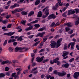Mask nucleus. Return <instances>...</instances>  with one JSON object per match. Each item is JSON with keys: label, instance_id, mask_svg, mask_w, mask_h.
Returning <instances> with one entry per match:
<instances>
[{"label": "nucleus", "instance_id": "0e129e2a", "mask_svg": "<svg viewBox=\"0 0 79 79\" xmlns=\"http://www.w3.org/2000/svg\"><path fill=\"white\" fill-rule=\"evenodd\" d=\"M10 5H9L7 6H6L4 8L5 9H8L9 7V6H10Z\"/></svg>", "mask_w": 79, "mask_h": 79}, {"label": "nucleus", "instance_id": "bf43d9fd", "mask_svg": "<svg viewBox=\"0 0 79 79\" xmlns=\"http://www.w3.org/2000/svg\"><path fill=\"white\" fill-rule=\"evenodd\" d=\"M48 21V20H46V19H44L43 20H42V23H45L46 21Z\"/></svg>", "mask_w": 79, "mask_h": 79}, {"label": "nucleus", "instance_id": "79ce46f5", "mask_svg": "<svg viewBox=\"0 0 79 79\" xmlns=\"http://www.w3.org/2000/svg\"><path fill=\"white\" fill-rule=\"evenodd\" d=\"M49 61V59H46L43 60V63H46V62H47Z\"/></svg>", "mask_w": 79, "mask_h": 79}, {"label": "nucleus", "instance_id": "20e7f679", "mask_svg": "<svg viewBox=\"0 0 79 79\" xmlns=\"http://www.w3.org/2000/svg\"><path fill=\"white\" fill-rule=\"evenodd\" d=\"M56 17V15L53 14H52L51 15H49L48 17V19H54Z\"/></svg>", "mask_w": 79, "mask_h": 79}, {"label": "nucleus", "instance_id": "09e8293b", "mask_svg": "<svg viewBox=\"0 0 79 79\" xmlns=\"http://www.w3.org/2000/svg\"><path fill=\"white\" fill-rule=\"evenodd\" d=\"M55 26V23H54V22H53L51 24V27H54V26Z\"/></svg>", "mask_w": 79, "mask_h": 79}, {"label": "nucleus", "instance_id": "cd10ccee", "mask_svg": "<svg viewBox=\"0 0 79 79\" xmlns=\"http://www.w3.org/2000/svg\"><path fill=\"white\" fill-rule=\"evenodd\" d=\"M7 42H8V40H5L3 44V46H5V45H6Z\"/></svg>", "mask_w": 79, "mask_h": 79}, {"label": "nucleus", "instance_id": "a878e982", "mask_svg": "<svg viewBox=\"0 0 79 79\" xmlns=\"http://www.w3.org/2000/svg\"><path fill=\"white\" fill-rule=\"evenodd\" d=\"M5 76V74L2 73H0V77H3Z\"/></svg>", "mask_w": 79, "mask_h": 79}, {"label": "nucleus", "instance_id": "f3484780", "mask_svg": "<svg viewBox=\"0 0 79 79\" xmlns=\"http://www.w3.org/2000/svg\"><path fill=\"white\" fill-rule=\"evenodd\" d=\"M40 2V0H36L35 3V5H38Z\"/></svg>", "mask_w": 79, "mask_h": 79}, {"label": "nucleus", "instance_id": "aec40b11", "mask_svg": "<svg viewBox=\"0 0 79 79\" xmlns=\"http://www.w3.org/2000/svg\"><path fill=\"white\" fill-rule=\"evenodd\" d=\"M34 14V11H31L30 13H29L28 16H32Z\"/></svg>", "mask_w": 79, "mask_h": 79}, {"label": "nucleus", "instance_id": "e433bc0d", "mask_svg": "<svg viewBox=\"0 0 79 79\" xmlns=\"http://www.w3.org/2000/svg\"><path fill=\"white\" fill-rule=\"evenodd\" d=\"M26 23V20H22L21 21V24H24V23Z\"/></svg>", "mask_w": 79, "mask_h": 79}, {"label": "nucleus", "instance_id": "de8ad7c7", "mask_svg": "<svg viewBox=\"0 0 79 79\" xmlns=\"http://www.w3.org/2000/svg\"><path fill=\"white\" fill-rule=\"evenodd\" d=\"M11 25H12V24H9L8 25V26L7 27L8 29H9V28H10L11 27Z\"/></svg>", "mask_w": 79, "mask_h": 79}, {"label": "nucleus", "instance_id": "6ab92c4d", "mask_svg": "<svg viewBox=\"0 0 79 79\" xmlns=\"http://www.w3.org/2000/svg\"><path fill=\"white\" fill-rule=\"evenodd\" d=\"M21 14L22 15H24V16H26L27 15V13L25 11H22L21 12Z\"/></svg>", "mask_w": 79, "mask_h": 79}, {"label": "nucleus", "instance_id": "a18cd8bd", "mask_svg": "<svg viewBox=\"0 0 79 79\" xmlns=\"http://www.w3.org/2000/svg\"><path fill=\"white\" fill-rule=\"evenodd\" d=\"M62 15L63 17L65 18H66V17L67 16V15H66V12L63 13Z\"/></svg>", "mask_w": 79, "mask_h": 79}, {"label": "nucleus", "instance_id": "052dcab7", "mask_svg": "<svg viewBox=\"0 0 79 79\" xmlns=\"http://www.w3.org/2000/svg\"><path fill=\"white\" fill-rule=\"evenodd\" d=\"M28 72V70H26L25 71V72L24 73L23 72V74H27V73Z\"/></svg>", "mask_w": 79, "mask_h": 79}, {"label": "nucleus", "instance_id": "c9c22d12", "mask_svg": "<svg viewBox=\"0 0 79 79\" xmlns=\"http://www.w3.org/2000/svg\"><path fill=\"white\" fill-rule=\"evenodd\" d=\"M38 22V20H36L35 21H33V22H31V23H32V24H34L35 23H37Z\"/></svg>", "mask_w": 79, "mask_h": 79}, {"label": "nucleus", "instance_id": "6e6552de", "mask_svg": "<svg viewBox=\"0 0 79 79\" xmlns=\"http://www.w3.org/2000/svg\"><path fill=\"white\" fill-rule=\"evenodd\" d=\"M36 69H37V67L34 68L31 71V73H33V74H37L38 73V71L36 70Z\"/></svg>", "mask_w": 79, "mask_h": 79}, {"label": "nucleus", "instance_id": "1a4fd4ad", "mask_svg": "<svg viewBox=\"0 0 79 79\" xmlns=\"http://www.w3.org/2000/svg\"><path fill=\"white\" fill-rule=\"evenodd\" d=\"M51 48H54L56 46V42L55 41H52L50 44Z\"/></svg>", "mask_w": 79, "mask_h": 79}, {"label": "nucleus", "instance_id": "39448f33", "mask_svg": "<svg viewBox=\"0 0 79 79\" xmlns=\"http://www.w3.org/2000/svg\"><path fill=\"white\" fill-rule=\"evenodd\" d=\"M59 60V58H56L55 59H53V60H51L50 61V63L53 64V63H56V61H58Z\"/></svg>", "mask_w": 79, "mask_h": 79}, {"label": "nucleus", "instance_id": "2eb2a0df", "mask_svg": "<svg viewBox=\"0 0 79 79\" xmlns=\"http://www.w3.org/2000/svg\"><path fill=\"white\" fill-rule=\"evenodd\" d=\"M69 66V64L68 63H66L64 64H63L62 65V67H65L66 68H68V66Z\"/></svg>", "mask_w": 79, "mask_h": 79}, {"label": "nucleus", "instance_id": "69168bd1", "mask_svg": "<svg viewBox=\"0 0 79 79\" xmlns=\"http://www.w3.org/2000/svg\"><path fill=\"white\" fill-rule=\"evenodd\" d=\"M28 37L29 39H32V38L34 37V35H30Z\"/></svg>", "mask_w": 79, "mask_h": 79}, {"label": "nucleus", "instance_id": "8fccbe9b", "mask_svg": "<svg viewBox=\"0 0 79 79\" xmlns=\"http://www.w3.org/2000/svg\"><path fill=\"white\" fill-rule=\"evenodd\" d=\"M9 33V36H11L14 34L15 32H13L12 33H11V32H10Z\"/></svg>", "mask_w": 79, "mask_h": 79}, {"label": "nucleus", "instance_id": "ddd939ff", "mask_svg": "<svg viewBox=\"0 0 79 79\" xmlns=\"http://www.w3.org/2000/svg\"><path fill=\"white\" fill-rule=\"evenodd\" d=\"M42 11H39V12L38 13L37 17L38 18H40L42 17Z\"/></svg>", "mask_w": 79, "mask_h": 79}, {"label": "nucleus", "instance_id": "4468645a", "mask_svg": "<svg viewBox=\"0 0 79 79\" xmlns=\"http://www.w3.org/2000/svg\"><path fill=\"white\" fill-rule=\"evenodd\" d=\"M15 41H16V40L15 39H10L8 41V42L10 43L11 42H15Z\"/></svg>", "mask_w": 79, "mask_h": 79}, {"label": "nucleus", "instance_id": "f704fd0d", "mask_svg": "<svg viewBox=\"0 0 79 79\" xmlns=\"http://www.w3.org/2000/svg\"><path fill=\"white\" fill-rule=\"evenodd\" d=\"M64 48V50H67L68 49V45L67 44H65Z\"/></svg>", "mask_w": 79, "mask_h": 79}, {"label": "nucleus", "instance_id": "c03bdc74", "mask_svg": "<svg viewBox=\"0 0 79 79\" xmlns=\"http://www.w3.org/2000/svg\"><path fill=\"white\" fill-rule=\"evenodd\" d=\"M32 65L33 67L35 66V65H37V63L35 62L32 63Z\"/></svg>", "mask_w": 79, "mask_h": 79}, {"label": "nucleus", "instance_id": "a211bd4d", "mask_svg": "<svg viewBox=\"0 0 79 79\" xmlns=\"http://www.w3.org/2000/svg\"><path fill=\"white\" fill-rule=\"evenodd\" d=\"M75 44L74 42H72V44H71V50H73L74 48V46L75 45Z\"/></svg>", "mask_w": 79, "mask_h": 79}, {"label": "nucleus", "instance_id": "5701e85b", "mask_svg": "<svg viewBox=\"0 0 79 79\" xmlns=\"http://www.w3.org/2000/svg\"><path fill=\"white\" fill-rule=\"evenodd\" d=\"M22 37L23 36H20L17 39V40L18 41H22V40H23Z\"/></svg>", "mask_w": 79, "mask_h": 79}, {"label": "nucleus", "instance_id": "7ed1b4c3", "mask_svg": "<svg viewBox=\"0 0 79 79\" xmlns=\"http://www.w3.org/2000/svg\"><path fill=\"white\" fill-rule=\"evenodd\" d=\"M63 40V38H61L59 40H57V42L56 45V48H58L61 45V41Z\"/></svg>", "mask_w": 79, "mask_h": 79}, {"label": "nucleus", "instance_id": "4d7b16f0", "mask_svg": "<svg viewBox=\"0 0 79 79\" xmlns=\"http://www.w3.org/2000/svg\"><path fill=\"white\" fill-rule=\"evenodd\" d=\"M2 23H3V24H6L7 23V21L6 20H3L2 21Z\"/></svg>", "mask_w": 79, "mask_h": 79}, {"label": "nucleus", "instance_id": "680f3d73", "mask_svg": "<svg viewBox=\"0 0 79 79\" xmlns=\"http://www.w3.org/2000/svg\"><path fill=\"white\" fill-rule=\"evenodd\" d=\"M44 51H45V49H41L39 53H41V52H44Z\"/></svg>", "mask_w": 79, "mask_h": 79}, {"label": "nucleus", "instance_id": "f03ea898", "mask_svg": "<svg viewBox=\"0 0 79 79\" xmlns=\"http://www.w3.org/2000/svg\"><path fill=\"white\" fill-rule=\"evenodd\" d=\"M53 74H56L57 75L58 74L59 76H65L66 74V73L64 72H63L62 73H61L60 72H58L57 70H55L53 72Z\"/></svg>", "mask_w": 79, "mask_h": 79}, {"label": "nucleus", "instance_id": "473e14b6", "mask_svg": "<svg viewBox=\"0 0 79 79\" xmlns=\"http://www.w3.org/2000/svg\"><path fill=\"white\" fill-rule=\"evenodd\" d=\"M6 74L7 76H9L11 75V72H7L6 73Z\"/></svg>", "mask_w": 79, "mask_h": 79}, {"label": "nucleus", "instance_id": "f8f14e48", "mask_svg": "<svg viewBox=\"0 0 79 79\" xmlns=\"http://www.w3.org/2000/svg\"><path fill=\"white\" fill-rule=\"evenodd\" d=\"M65 25H66L68 27H71L73 26V23L71 22L67 23L65 24Z\"/></svg>", "mask_w": 79, "mask_h": 79}, {"label": "nucleus", "instance_id": "412c9836", "mask_svg": "<svg viewBox=\"0 0 79 79\" xmlns=\"http://www.w3.org/2000/svg\"><path fill=\"white\" fill-rule=\"evenodd\" d=\"M15 51H19V50H21V48H19L18 47H17L15 48Z\"/></svg>", "mask_w": 79, "mask_h": 79}, {"label": "nucleus", "instance_id": "4c0bfd02", "mask_svg": "<svg viewBox=\"0 0 79 79\" xmlns=\"http://www.w3.org/2000/svg\"><path fill=\"white\" fill-rule=\"evenodd\" d=\"M64 29H60L59 30V32H60V33H62L63 32V31H64Z\"/></svg>", "mask_w": 79, "mask_h": 79}, {"label": "nucleus", "instance_id": "e2e57ef3", "mask_svg": "<svg viewBox=\"0 0 79 79\" xmlns=\"http://www.w3.org/2000/svg\"><path fill=\"white\" fill-rule=\"evenodd\" d=\"M4 35H10V33H5L4 34Z\"/></svg>", "mask_w": 79, "mask_h": 79}, {"label": "nucleus", "instance_id": "ea45409f", "mask_svg": "<svg viewBox=\"0 0 79 79\" xmlns=\"http://www.w3.org/2000/svg\"><path fill=\"white\" fill-rule=\"evenodd\" d=\"M78 24H79V18L78 19V20L75 22V25L77 26Z\"/></svg>", "mask_w": 79, "mask_h": 79}, {"label": "nucleus", "instance_id": "0eeeda50", "mask_svg": "<svg viewBox=\"0 0 79 79\" xmlns=\"http://www.w3.org/2000/svg\"><path fill=\"white\" fill-rule=\"evenodd\" d=\"M43 60L44 58H43V57H42L40 58L39 57H37V58L36 59V61H37L39 63H40V62L42 61Z\"/></svg>", "mask_w": 79, "mask_h": 79}, {"label": "nucleus", "instance_id": "f257e3e1", "mask_svg": "<svg viewBox=\"0 0 79 79\" xmlns=\"http://www.w3.org/2000/svg\"><path fill=\"white\" fill-rule=\"evenodd\" d=\"M49 8V6H47L42 10L43 12H45L44 14L46 15L47 16H48V15L50 14V12H49V9H48Z\"/></svg>", "mask_w": 79, "mask_h": 79}, {"label": "nucleus", "instance_id": "7c9ffc66", "mask_svg": "<svg viewBox=\"0 0 79 79\" xmlns=\"http://www.w3.org/2000/svg\"><path fill=\"white\" fill-rule=\"evenodd\" d=\"M65 29L66 31H70V30H71V28L69 27H66Z\"/></svg>", "mask_w": 79, "mask_h": 79}, {"label": "nucleus", "instance_id": "49530a36", "mask_svg": "<svg viewBox=\"0 0 79 79\" xmlns=\"http://www.w3.org/2000/svg\"><path fill=\"white\" fill-rule=\"evenodd\" d=\"M16 71H22V69L19 68H17L16 69Z\"/></svg>", "mask_w": 79, "mask_h": 79}, {"label": "nucleus", "instance_id": "9b49d317", "mask_svg": "<svg viewBox=\"0 0 79 79\" xmlns=\"http://www.w3.org/2000/svg\"><path fill=\"white\" fill-rule=\"evenodd\" d=\"M69 55V52H66V51H64V53L62 55V56L63 57H65L67 55Z\"/></svg>", "mask_w": 79, "mask_h": 79}, {"label": "nucleus", "instance_id": "c756f323", "mask_svg": "<svg viewBox=\"0 0 79 79\" xmlns=\"http://www.w3.org/2000/svg\"><path fill=\"white\" fill-rule=\"evenodd\" d=\"M16 75V73H14L12 74L11 75V77H15V76Z\"/></svg>", "mask_w": 79, "mask_h": 79}, {"label": "nucleus", "instance_id": "13d9d810", "mask_svg": "<svg viewBox=\"0 0 79 79\" xmlns=\"http://www.w3.org/2000/svg\"><path fill=\"white\" fill-rule=\"evenodd\" d=\"M6 16V19H9L11 15H8Z\"/></svg>", "mask_w": 79, "mask_h": 79}, {"label": "nucleus", "instance_id": "37998d69", "mask_svg": "<svg viewBox=\"0 0 79 79\" xmlns=\"http://www.w3.org/2000/svg\"><path fill=\"white\" fill-rule=\"evenodd\" d=\"M8 15V13H3L1 14V16H6V15Z\"/></svg>", "mask_w": 79, "mask_h": 79}, {"label": "nucleus", "instance_id": "6e6d98bb", "mask_svg": "<svg viewBox=\"0 0 79 79\" xmlns=\"http://www.w3.org/2000/svg\"><path fill=\"white\" fill-rule=\"evenodd\" d=\"M12 63H14V64H15V63H17V61L16 60H13L12 61Z\"/></svg>", "mask_w": 79, "mask_h": 79}, {"label": "nucleus", "instance_id": "2f4dec72", "mask_svg": "<svg viewBox=\"0 0 79 79\" xmlns=\"http://www.w3.org/2000/svg\"><path fill=\"white\" fill-rule=\"evenodd\" d=\"M39 43H40V41H38L36 42V43H35L33 45V47H34V46H37V45H38V44H39Z\"/></svg>", "mask_w": 79, "mask_h": 79}, {"label": "nucleus", "instance_id": "dca6fc26", "mask_svg": "<svg viewBox=\"0 0 79 79\" xmlns=\"http://www.w3.org/2000/svg\"><path fill=\"white\" fill-rule=\"evenodd\" d=\"M33 27L32 26H30L29 27L27 28L26 29L25 31H30V30H31L32 29H33Z\"/></svg>", "mask_w": 79, "mask_h": 79}, {"label": "nucleus", "instance_id": "423d86ee", "mask_svg": "<svg viewBox=\"0 0 79 79\" xmlns=\"http://www.w3.org/2000/svg\"><path fill=\"white\" fill-rule=\"evenodd\" d=\"M45 34V32H43L42 33H39L36 35V37H39V36L40 37H44V35Z\"/></svg>", "mask_w": 79, "mask_h": 79}, {"label": "nucleus", "instance_id": "603ef678", "mask_svg": "<svg viewBox=\"0 0 79 79\" xmlns=\"http://www.w3.org/2000/svg\"><path fill=\"white\" fill-rule=\"evenodd\" d=\"M43 42H45V41H46V40H47V38H44L43 39Z\"/></svg>", "mask_w": 79, "mask_h": 79}, {"label": "nucleus", "instance_id": "a19ab883", "mask_svg": "<svg viewBox=\"0 0 79 79\" xmlns=\"http://www.w3.org/2000/svg\"><path fill=\"white\" fill-rule=\"evenodd\" d=\"M74 10L76 11V14H77L79 12V9H75Z\"/></svg>", "mask_w": 79, "mask_h": 79}, {"label": "nucleus", "instance_id": "864d4df0", "mask_svg": "<svg viewBox=\"0 0 79 79\" xmlns=\"http://www.w3.org/2000/svg\"><path fill=\"white\" fill-rule=\"evenodd\" d=\"M74 60V58H72L69 60V62H73Z\"/></svg>", "mask_w": 79, "mask_h": 79}, {"label": "nucleus", "instance_id": "5fc2aeb1", "mask_svg": "<svg viewBox=\"0 0 79 79\" xmlns=\"http://www.w3.org/2000/svg\"><path fill=\"white\" fill-rule=\"evenodd\" d=\"M73 32H74V31L73 30H72L69 32L68 33L69 34H73Z\"/></svg>", "mask_w": 79, "mask_h": 79}, {"label": "nucleus", "instance_id": "72a5a7b5", "mask_svg": "<svg viewBox=\"0 0 79 79\" xmlns=\"http://www.w3.org/2000/svg\"><path fill=\"white\" fill-rule=\"evenodd\" d=\"M45 29V28L44 27L41 28H40V29H39L38 30V31L39 32H40V31H44V29Z\"/></svg>", "mask_w": 79, "mask_h": 79}, {"label": "nucleus", "instance_id": "9d476101", "mask_svg": "<svg viewBox=\"0 0 79 79\" xmlns=\"http://www.w3.org/2000/svg\"><path fill=\"white\" fill-rule=\"evenodd\" d=\"M79 76V72H76L74 73L73 77L75 78H76Z\"/></svg>", "mask_w": 79, "mask_h": 79}, {"label": "nucleus", "instance_id": "4be33fe9", "mask_svg": "<svg viewBox=\"0 0 79 79\" xmlns=\"http://www.w3.org/2000/svg\"><path fill=\"white\" fill-rule=\"evenodd\" d=\"M25 10V8H21L19 9H18V12H21V11H23Z\"/></svg>", "mask_w": 79, "mask_h": 79}, {"label": "nucleus", "instance_id": "774afa93", "mask_svg": "<svg viewBox=\"0 0 79 79\" xmlns=\"http://www.w3.org/2000/svg\"><path fill=\"white\" fill-rule=\"evenodd\" d=\"M19 78V77L18 76V75H16L14 77V79H18Z\"/></svg>", "mask_w": 79, "mask_h": 79}, {"label": "nucleus", "instance_id": "58836bf2", "mask_svg": "<svg viewBox=\"0 0 79 79\" xmlns=\"http://www.w3.org/2000/svg\"><path fill=\"white\" fill-rule=\"evenodd\" d=\"M34 26L36 27L39 28L40 27V25L39 24H37L34 25Z\"/></svg>", "mask_w": 79, "mask_h": 79}, {"label": "nucleus", "instance_id": "bb28decb", "mask_svg": "<svg viewBox=\"0 0 79 79\" xmlns=\"http://www.w3.org/2000/svg\"><path fill=\"white\" fill-rule=\"evenodd\" d=\"M16 4H14V5H12L10 7V8H11V9L15 8L16 7Z\"/></svg>", "mask_w": 79, "mask_h": 79}, {"label": "nucleus", "instance_id": "338daca9", "mask_svg": "<svg viewBox=\"0 0 79 79\" xmlns=\"http://www.w3.org/2000/svg\"><path fill=\"white\" fill-rule=\"evenodd\" d=\"M41 77L42 79H44L45 77V75L44 74L42 75L41 76Z\"/></svg>", "mask_w": 79, "mask_h": 79}, {"label": "nucleus", "instance_id": "393cba45", "mask_svg": "<svg viewBox=\"0 0 79 79\" xmlns=\"http://www.w3.org/2000/svg\"><path fill=\"white\" fill-rule=\"evenodd\" d=\"M68 14L67 15H70L72 14V12L71 10H69L68 12Z\"/></svg>", "mask_w": 79, "mask_h": 79}, {"label": "nucleus", "instance_id": "b1692460", "mask_svg": "<svg viewBox=\"0 0 79 79\" xmlns=\"http://www.w3.org/2000/svg\"><path fill=\"white\" fill-rule=\"evenodd\" d=\"M17 29H19V30L18 31L19 32H21L22 30H23V29H21V27L20 26L17 27Z\"/></svg>", "mask_w": 79, "mask_h": 79}, {"label": "nucleus", "instance_id": "c85d7f7f", "mask_svg": "<svg viewBox=\"0 0 79 79\" xmlns=\"http://www.w3.org/2000/svg\"><path fill=\"white\" fill-rule=\"evenodd\" d=\"M9 51L10 52H13V48H12L11 47H10L9 48Z\"/></svg>", "mask_w": 79, "mask_h": 79}, {"label": "nucleus", "instance_id": "3c124183", "mask_svg": "<svg viewBox=\"0 0 79 79\" xmlns=\"http://www.w3.org/2000/svg\"><path fill=\"white\" fill-rule=\"evenodd\" d=\"M56 63H57V65H58L59 66H60V62L59 61H58V60H56Z\"/></svg>", "mask_w": 79, "mask_h": 79}]
</instances>
